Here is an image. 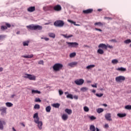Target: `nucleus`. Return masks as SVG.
<instances>
[{
	"instance_id": "obj_1",
	"label": "nucleus",
	"mask_w": 131,
	"mask_h": 131,
	"mask_svg": "<svg viewBox=\"0 0 131 131\" xmlns=\"http://www.w3.org/2000/svg\"><path fill=\"white\" fill-rule=\"evenodd\" d=\"M27 28L30 29V30H41L42 27L39 25L34 26V25H30L27 26Z\"/></svg>"
},
{
	"instance_id": "obj_2",
	"label": "nucleus",
	"mask_w": 131,
	"mask_h": 131,
	"mask_svg": "<svg viewBox=\"0 0 131 131\" xmlns=\"http://www.w3.org/2000/svg\"><path fill=\"white\" fill-rule=\"evenodd\" d=\"M63 68V64L61 63H55L53 66L54 71H60Z\"/></svg>"
},
{
	"instance_id": "obj_3",
	"label": "nucleus",
	"mask_w": 131,
	"mask_h": 131,
	"mask_svg": "<svg viewBox=\"0 0 131 131\" xmlns=\"http://www.w3.org/2000/svg\"><path fill=\"white\" fill-rule=\"evenodd\" d=\"M65 24L64 21L62 20H57L54 23V25L56 27H63Z\"/></svg>"
},
{
	"instance_id": "obj_4",
	"label": "nucleus",
	"mask_w": 131,
	"mask_h": 131,
	"mask_svg": "<svg viewBox=\"0 0 131 131\" xmlns=\"http://www.w3.org/2000/svg\"><path fill=\"white\" fill-rule=\"evenodd\" d=\"M24 77V78H28L30 80H35L36 78L35 76L29 74H25Z\"/></svg>"
},
{
	"instance_id": "obj_5",
	"label": "nucleus",
	"mask_w": 131,
	"mask_h": 131,
	"mask_svg": "<svg viewBox=\"0 0 131 131\" xmlns=\"http://www.w3.org/2000/svg\"><path fill=\"white\" fill-rule=\"evenodd\" d=\"M66 43L70 48H77L78 47V43L76 42H66Z\"/></svg>"
},
{
	"instance_id": "obj_6",
	"label": "nucleus",
	"mask_w": 131,
	"mask_h": 131,
	"mask_svg": "<svg viewBox=\"0 0 131 131\" xmlns=\"http://www.w3.org/2000/svg\"><path fill=\"white\" fill-rule=\"evenodd\" d=\"M74 82L77 85H82L84 83V80L83 79H77L75 80Z\"/></svg>"
},
{
	"instance_id": "obj_7",
	"label": "nucleus",
	"mask_w": 131,
	"mask_h": 131,
	"mask_svg": "<svg viewBox=\"0 0 131 131\" xmlns=\"http://www.w3.org/2000/svg\"><path fill=\"white\" fill-rule=\"evenodd\" d=\"M125 80V77L123 76H119L116 78V81L117 82H121V81H123Z\"/></svg>"
},
{
	"instance_id": "obj_8",
	"label": "nucleus",
	"mask_w": 131,
	"mask_h": 131,
	"mask_svg": "<svg viewBox=\"0 0 131 131\" xmlns=\"http://www.w3.org/2000/svg\"><path fill=\"white\" fill-rule=\"evenodd\" d=\"M4 125H6V121L4 120V119H0V129L1 130L4 129Z\"/></svg>"
},
{
	"instance_id": "obj_9",
	"label": "nucleus",
	"mask_w": 131,
	"mask_h": 131,
	"mask_svg": "<svg viewBox=\"0 0 131 131\" xmlns=\"http://www.w3.org/2000/svg\"><path fill=\"white\" fill-rule=\"evenodd\" d=\"M53 10L55 11V12H60V11L62 10V7H61V5H57L53 7Z\"/></svg>"
},
{
	"instance_id": "obj_10",
	"label": "nucleus",
	"mask_w": 131,
	"mask_h": 131,
	"mask_svg": "<svg viewBox=\"0 0 131 131\" xmlns=\"http://www.w3.org/2000/svg\"><path fill=\"white\" fill-rule=\"evenodd\" d=\"M0 111L1 112V115H5V114H6L7 113V107H0Z\"/></svg>"
},
{
	"instance_id": "obj_11",
	"label": "nucleus",
	"mask_w": 131,
	"mask_h": 131,
	"mask_svg": "<svg viewBox=\"0 0 131 131\" xmlns=\"http://www.w3.org/2000/svg\"><path fill=\"white\" fill-rule=\"evenodd\" d=\"M105 118L108 121H112V119L111 118V114L110 113H107L105 114Z\"/></svg>"
},
{
	"instance_id": "obj_12",
	"label": "nucleus",
	"mask_w": 131,
	"mask_h": 131,
	"mask_svg": "<svg viewBox=\"0 0 131 131\" xmlns=\"http://www.w3.org/2000/svg\"><path fill=\"white\" fill-rule=\"evenodd\" d=\"M94 10L93 9H89L85 10L83 11V14H91V13H93V11Z\"/></svg>"
},
{
	"instance_id": "obj_13",
	"label": "nucleus",
	"mask_w": 131,
	"mask_h": 131,
	"mask_svg": "<svg viewBox=\"0 0 131 131\" xmlns=\"http://www.w3.org/2000/svg\"><path fill=\"white\" fill-rule=\"evenodd\" d=\"M28 12H30V13H32V12H34L35 11V7L31 6L27 9Z\"/></svg>"
},
{
	"instance_id": "obj_14",
	"label": "nucleus",
	"mask_w": 131,
	"mask_h": 131,
	"mask_svg": "<svg viewBox=\"0 0 131 131\" xmlns=\"http://www.w3.org/2000/svg\"><path fill=\"white\" fill-rule=\"evenodd\" d=\"M77 64H78V62L75 61V62L69 63L68 65V66H70V67L73 68V67H75V66H76Z\"/></svg>"
},
{
	"instance_id": "obj_15",
	"label": "nucleus",
	"mask_w": 131,
	"mask_h": 131,
	"mask_svg": "<svg viewBox=\"0 0 131 131\" xmlns=\"http://www.w3.org/2000/svg\"><path fill=\"white\" fill-rule=\"evenodd\" d=\"M98 48H101V49H105V50H107V45L104 43H100L98 46Z\"/></svg>"
},
{
	"instance_id": "obj_16",
	"label": "nucleus",
	"mask_w": 131,
	"mask_h": 131,
	"mask_svg": "<svg viewBox=\"0 0 131 131\" xmlns=\"http://www.w3.org/2000/svg\"><path fill=\"white\" fill-rule=\"evenodd\" d=\"M61 118L65 121L68 119V115L66 114H63L61 116Z\"/></svg>"
},
{
	"instance_id": "obj_17",
	"label": "nucleus",
	"mask_w": 131,
	"mask_h": 131,
	"mask_svg": "<svg viewBox=\"0 0 131 131\" xmlns=\"http://www.w3.org/2000/svg\"><path fill=\"white\" fill-rule=\"evenodd\" d=\"M117 116H118V117H119L120 118H122L125 117V116H126V114L118 113V114H117Z\"/></svg>"
},
{
	"instance_id": "obj_18",
	"label": "nucleus",
	"mask_w": 131,
	"mask_h": 131,
	"mask_svg": "<svg viewBox=\"0 0 131 131\" xmlns=\"http://www.w3.org/2000/svg\"><path fill=\"white\" fill-rule=\"evenodd\" d=\"M22 57L23 58H26V59H31L33 57V54L23 55Z\"/></svg>"
},
{
	"instance_id": "obj_19",
	"label": "nucleus",
	"mask_w": 131,
	"mask_h": 131,
	"mask_svg": "<svg viewBox=\"0 0 131 131\" xmlns=\"http://www.w3.org/2000/svg\"><path fill=\"white\" fill-rule=\"evenodd\" d=\"M38 124V127L39 128V129H41L42 128V122L40 121L37 123Z\"/></svg>"
},
{
	"instance_id": "obj_20",
	"label": "nucleus",
	"mask_w": 131,
	"mask_h": 131,
	"mask_svg": "<svg viewBox=\"0 0 131 131\" xmlns=\"http://www.w3.org/2000/svg\"><path fill=\"white\" fill-rule=\"evenodd\" d=\"M65 112L68 113V114L70 115L72 114V110L70 109L67 108L65 110Z\"/></svg>"
},
{
	"instance_id": "obj_21",
	"label": "nucleus",
	"mask_w": 131,
	"mask_h": 131,
	"mask_svg": "<svg viewBox=\"0 0 131 131\" xmlns=\"http://www.w3.org/2000/svg\"><path fill=\"white\" fill-rule=\"evenodd\" d=\"M90 131H96V127L94 125H91L90 127Z\"/></svg>"
},
{
	"instance_id": "obj_22",
	"label": "nucleus",
	"mask_w": 131,
	"mask_h": 131,
	"mask_svg": "<svg viewBox=\"0 0 131 131\" xmlns=\"http://www.w3.org/2000/svg\"><path fill=\"white\" fill-rule=\"evenodd\" d=\"M96 66L95 64H91L86 67V69H92L93 68H94Z\"/></svg>"
},
{
	"instance_id": "obj_23",
	"label": "nucleus",
	"mask_w": 131,
	"mask_h": 131,
	"mask_svg": "<svg viewBox=\"0 0 131 131\" xmlns=\"http://www.w3.org/2000/svg\"><path fill=\"white\" fill-rule=\"evenodd\" d=\"M51 109H52V107H51V106H48L46 108V112L50 113L51 112Z\"/></svg>"
},
{
	"instance_id": "obj_24",
	"label": "nucleus",
	"mask_w": 131,
	"mask_h": 131,
	"mask_svg": "<svg viewBox=\"0 0 131 131\" xmlns=\"http://www.w3.org/2000/svg\"><path fill=\"white\" fill-rule=\"evenodd\" d=\"M117 70H118V71L124 72V71H126V69L121 67V68H118L117 69Z\"/></svg>"
},
{
	"instance_id": "obj_25",
	"label": "nucleus",
	"mask_w": 131,
	"mask_h": 131,
	"mask_svg": "<svg viewBox=\"0 0 131 131\" xmlns=\"http://www.w3.org/2000/svg\"><path fill=\"white\" fill-rule=\"evenodd\" d=\"M53 107L54 108H59L60 107V104L59 103H54L52 104Z\"/></svg>"
},
{
	"instance_id": "obj_26",
	"label": "nucleus",
	"mask_w": 131,
	"mask_h": 131,
	"mask_svg": "<svg viewBox=\"0 0 131 131\" xmlns=\"http://www.w3.org/2000/svg\"><path fill=\"white\" fill-rule=\"evenodd\" d=\"M97 53L100 55H103V54H104V51L101 49H99L98 50Z\"/></svg>"
},
{
	"instance_id": "obj_27",
	"label": "nucleus",
	"mask_w": 131,
	"mask_h": 131,
	"mask_svg": "<svg viewBox=\"0 0 131 131\" xmlns=\"http://www.w3.org/2000/svg\"><path fill=\"white\" fill-rule=\"evenodd\" d=\"M103 111H104V109L102 108H98L97 110V113H102V112H103Z\"/></svg>"
},
{
	"instance_id": "obj_28",
	"label": "nucleus",
	"mask_w": 131,
	"mask_h": 131,
	"mask_svg": "<svg viewBox=\"0 0 131 131\" xmlns=\"http://www.w3.org/2000/svg\"><path fill=\"white\" fill-rule=\"evenodd\" d=\"M47 9L48 11H53L54 10V7L52 6H47Z\"/></svg>"
},
{
	"instance_id": "obj_29",
	"label": "nucleus",
	"mask_w": 131,
	"mask_h": 131,
	"mask_svg": "<svg viewBox=\"0 0 131 131\" xmlns=\"http://www.w3.org/2000/svg\"><path fill=\"white\" fill-rule=\"evenodd\" d=\"M64 37H65V38H69L70 37H73V35H67V34H65V35H62Z\"/></svg>"
},
{
	"instance_id": "obj_30",
	"label": "nucleus",
	"mask_w": 131,
	"mask_h": 131,
	"mask_svg": "<svg viewBox=\"0 0 131 131\" xmlns=\"http://www.w3.org/2000/svg\"><path fill=\"white\" fill-rule=\"evenodd\" d=\"M32 94H40V91L38 90H32Z\"/></svg>"
},
{
	"instance_id": "obj_31",
	"label": "nucleus",
	"mask_w": 131,
	"mask_h": 131,
	"mask_svg": "<svg viewBox=\"0 0 131 131\" xmlns=\"http://www.w3.org/2000/svg\"><path fill=\"white\" fill-rule=\"evenodd\" d=\"M6 105L7 107H12L13 106V103L11 102H6Z\"/></svg>"
},
{
	"instance_id": "obj_32",
	"label": "nucleus",
	"mask_w": 131,
	"mask_h": 131,
	"mask_svg": "<svg viewBox=\"0 0 131 131\" xmlns=\"http://www.w3.org/2000/svg\"><path fill=\"white\" fill-rule=\"evenodd\" d=\"M88 90H89L88 89V88H86V87H83V88H81L80 91L81 92H86V91H88Z\"/></svg>"
},
{
	"instance_id": "obj_33",
	"label": "nucleus",
	"mask_w": 131,
	"mask_h": 131,
	"mask_svg": "<svg viewBox=\"0 0 131 131\" xmlns=\"http://www.w3.org/2000/svg\"><path fill=\"white\" fill-rule=\"evenodd\" d=\"M49 35L50 36V37H52L53 38H55L56 35H55L54 33H50L49 34Z\"/></svg>"
},
{
	"instance_id": "obj_34",
	"label": "nucleus",
	"mask_w": 131,
	"mask_h": 131,
	"mask_svg": "<svg viewBox=\"0 0 131 131\" xmlns=\"http://www.w3.org/2000/svg\"><path fill=\"white\" fill-rule=\"evenodd\" d=\"M6 38V35H0V40H4Z\"/></svg>"
},
{
	"instance_id": "obj_35",
	"label": "nucleus",
	"mask_w": 131,
	"mask_h": 131,
	"mask_svg": "<svg viewBox=\"0 0 131 131\" xmlns=\"http://www.w3.org/2000/svg\"><path fill=\"white\" fill-rule=\"evenodd\" d=\"M94 25H95V26L98 25V26H103V23H102L101 22L95 23L94 24Z\"/></svg>"
},
{
	"instance_id": "obj_36",
	"label": "nucleus",
	"mask_w": 131,
	"mask_h": 131,
	"mask_svg": "<svg viewBox=\"0 0 131 131\" xmlns=\"http://www.w3.org/2000/svg\"><path fill=\"white\" fill-rule=\"evenodd\" d=\"M75 56H76V53L75 52L72 53L70 54V58H74Z\"/></svg>"
},
{
	"instance_id": "obj_37",
	"label": "nucleus",
	"mask_w": 131,
	"mask_h": 131,
	"mask_svg": "<svg viewBox=\"0 0 131 131\" xmlns=\"http://www.w3.org/2000/svg\"><path fill=\"white\" fill-rule=\"evenodd\" d=\"M125 109L126 110H131V105H127L125 106Z\"/></svg>"
},
{
	"instance_id": "obj_38",
	"label": "nucleus",
	"mask_w": 131,
	"mask_h": 131,
	"mask_svg": "<svg viewBox=\"0 0 131 131\" xmlns=\"http://www.w3.org/2000/svg\"><path fill=\"white\" fill-rule=\"evenodd\" d=\"M1 29L2 30H6L8 29V27H7V26H1Z\"/></svg>"
},
{
	"instance_id": "obj_39",
	"label": "nucleus",
	"mask_w": 131,
	"mask_h": 131,
	"mask_svg": "<svg viewBox=\"0 0 131 131\" xmlns=\"http://www.w3.org/2000/svg\"><path fill=\"white\" fill-rule=\"evenodd\" d=\"M113 64H117L118 63V60L117 59H113L112 61Z\"/></svg>"
},
{
	"instance_id": "obj_40",
	"label": "nucleus",
	"mask_w": 131,
	"mask_h": 131,
	"mask_svg": "<svg viewBox=\"0 0 131 131\" xmlns=\"http://www.w3.org/2000/svg\"><path fill=\"white\" fill-rule=\"evenodd\" d=\"M23 46H24V47H26V46H28V45H29V41H24V42H23Z\"/></svg>"
},
{
	"instance_id": "obj_41",
	"label": "nucleus",
	"mask_w": 131,
	"mask_h": 131,
	"mask_svg": "<svg viewBox=\"0 0 131 131\" xmlns=\"http://www.w3.org/2000/svg\"><path fill=\"white\" fill-rule=\"evenodd\" d=\"M34 109H40V106L39 104H35L34 106Z\"/></svg>"
},
{
	"instance_id": "obj_42",
	"label": "nucleus",
	"mask_w": 131,
	"mask_h": 131,
	"mask_svg": "<svg viewBox=\"0 0 131 131\" xmlns=\"http://www.w3.org/2000/svg\"><path fill=\"white\" fill-rule=\"evenodd\" d=\"M67 98H69V99H73V95H72V94H68L67 96Z\"/></svg>"
},
{
	"instance_id": "obj_43",
	"label": "nucleus",
	"mask_w": 131,
	"mask_h": 131,
	"mask_svg": "<svg viewBox=\"0 0 131 131\" xmlns=\"http://www.w3.org/2000/svg\"><path fill=\"white\" fill-rule=\"evenodd\" d=\"M83 109L85 112H89V111H90V109L88 107V106H84L83 107Z\"/></svg>"
},
{
	"instance_id": "obj_44",
	"label": "nucleus",
	"mask_w": 131,
	"mask_h": 131,
	"mask_svg": "<svg viewBox=\"0 0 131 131\" xmlns=\"http://www.w3.org/2000/svg\"><path fill=\"white\" fill-rule=\"evenodd\" d=\"M35 119H34V121L35 123H38L39 122V118L38 117L37 118H35Z\"/></svg>"
},
{
	"instance_id": "obj_45",
	"label": "nucleus",
	"mask_w": 131,
	"mask_h": 131,
	"mask_svg": "<svg viewBox=\"0 0 131 131\" xmlns=\"http://www.w3.org/2000/svg\"><path fill=\"white\" fill-rule=\"evenodd\" d=\"M124 43L128 44V43H130V42H131V40H130V39H128L125 40L124 41Z\"/></svg>"
},
{
	"instance_id": "obj_46",
	"label": "nucleus",
	"mask_w": 131,
	"mask_h": 131,
	"mask_svg": "<svg viewBox=\"0 0 131 131\" xmlns=\"http://www.w3.org/2000/svg\"><path fill=\"white\" fill-rule=\"evenodd\" d=\"M103 94L102 93H100V94H98V93H97L96 94V96H97V97H98L99 98H101V97H103Z\"/></svg>"
},
{
	"instance_id": "obj_47",
	"label": "nucleus",
	"mask_w": 131,
	"mask_h": 131,
	"mask_svg": "<svg viewBox=\"0 0 131 131\" xmlns=\"http://www.w3.org/2000/svg\"><path fill=\"white\" fill-rule=\"evenodd\" d=\"M89 118L91 119V120H95V119H96L97 118L95 117L94 116H91L89 117Z\"/></svg>"
},
{
	"instance_id": "obj_48",
	"label": "nucleus",
	"mask_w": 131,
	"mask_h": 131,
	"mask_svg": "<svg viewBox=\"0 0 131 131\" xmlns=\"http://www.w3.org/2000/svg\"><path fill=\"white\" fill-rule=\"evenodd\" d=\"M68 22H69L70 23H71L72 24H74V25H75V21H73L72 20L68 19Z\"/></svg>"
},
{
	"instance_id": "obj_49",
	"label": "nucleus",
	"mask_w": 131,
	"mask_h": 131,
	"mask_svg": "<svg viewBox=\"0 0 131 131\" xmlns=\"http://www.w3.org/2000/svg\"><path fill=\"white\" fill-rule=\"evenodd\" d=\"M35 102H41V100H40V99L39 98H35Z\"/></svg>"
},
{
	"instance_id": "obj_50",
	"label": "nucleus",
	"mask_w": 131,
	"mask_h": 131,
	"mask_svg": "<svg viewBox=\"0 0 131 131\" xmlns=\"http://www.w3.org/2000/svg\"><path fill=\"white\" fill-rule=\"evenodd\" d=\"M38 117V114L35 113L33 116V118H37Z\"/></svg>"
},
{
	"instance_id": "obj_51",
	"label": "nucleus",
	"mask_w": 131,
	"mask_h": 131,
	"mask_svg": "<svg viewBox=\"0 0 131 131\" xmlns=\"http://www.w3.org/2000/svg\"><path fill=\"white\" fill-rule=\"evenodd\" d=\"M38 63L40 65H43V60H40L39 61H38Z\"/></svg>"
},
{
	"instance_id": "obj_52",
	"label": "nucleus",
	"mask_w": 131,
	"mask_h": 131,
	"mask_svg": "<svg viewBox=\"0 0 131 131\" xmlns=\"http://www.w3.org/2000/svg\"><path fill=\"white\" fill-rule=\"evenodd\" d=\"M106 47H107V48H108L109 49H113V46H110L109 45H107Z\"/></svg>"
},
{
	"instance_id": "obj_53",
	"label": "nucleus",
	"mask_w": 131,
	"mask_h": 131,
	"mask_svg": "<svg viewBox=\"0 0 131 131\" xmlns=\"http://www.w3.org/2000/svg\"><path fill=\"white\" fill-rule=\"evenodd\" d=\"M6 27H8V28H11V25L10 24L6 23Z\"/></svg>"
},
{
	"instance_id": "obj_54",
	"label": "nucleus",
	"mask_w": 131,
	"mask_h": 131,
	"mask_svg": "<svg viewBox=\"0 0 131 131\" xmlns=\"http://www.w3.org/2000/svg\"><path fill=\"white\" fill-rule=\"evenodd\" d=\"M59 95L61 96V95H63V91H62L61 90H59Z\"/></svg>"
},
{
	"instance_id": "obj_55",
	"label": "nucleus",
	"mask_w": 131,
	"mask_h": 131,
	"mask_svg": "<svg viewBox=\"0 0 131 131\" xmlns=\"http://www.w3.org/2000/svg\"><path fill=\"white\" fill-rule=\"evenodd\" d=\"M104 128H108L109 127V125L108 124H105L104 126Z\"/></svg>"
},
{
	"instance_id": "obj_56",
	"label": "nucleus",
	"mask_w": 131,
	"mask_h": 131,
	"mask_svg": "<svg viewBox=\"0 0 131 131\" xmlns=\"http://www.w3.org/2000/svg\"><path fill=\"white\" fill-rule=\"evenodd\" d=\"M111 41L113 42H117V41L116 40V39H115L111 40Z\"/></svg>"
},
{
	"instance_id": "obj_57",
	"label": "nucleus",
	"mask_w": 131,
	"mask_h": 131,
	"mask_svg": "<svg viewBox=\"0 0 131 131\" xmlns=\"http://www.w3.org/2000/svg\"><path fill=\"white\" fill-rule=\"evenodd\" d=\"M104 19H108V20H112V17H104Z\"/></svg>"
},
{
	"instance_id": "obj_58",
	"label": "nucleus",
	"mask_w": 131,
	"mask_h": 131,
	"mask_svg": "<svg viewBox=\"0 0 131 131\" xmlns=\"http://www.w3.org/2000/svg\"><path fill=\"white\" fill-rule=\"evenodd\" d=\"M95 30H97V31H100V32H102V30L100 29L95 28Z\"/></svg>"
},
{
	"instance_id": "obj_59",
	"label": "nucleus",
	"mask_w": 131,
	"mask_h": 131,
	"mask_svg": "<svg viewBox=\"0 0 131 131\" xmlns=\"http://www.w3.org/2000/svg\"><path fill=\"white\" fill-rule=\"evenodd\" d=\"M73 98H74V99L77 100L78 99V96L75 95V96H74Z\"/></svg>"
},
{
	"instance_id": "obj_60",
	"label": "nucleus",
	"mask_w": 131,
	"mask_h": 131,
	"mask_svg": "<svg viewBox=\"0 0 131 131\" xmlns=\"http://www.w3.org/2000/svg\"><path fill=\"white\" fill-rule=\"evenodd\" d=\"M91 85H92V88H97V84H95V85L92 84Z\"/></svg>"
},
{
	"instance_id": "obj_61",
	"label": "nucleus",
	"mask_w": 131,
	"mask_h": 131,
	"mask_svg": "<svg viewBox=\"0 0 131 131\" xmlns=\"http://www.w3.org/2000/svg\"><path fill=\"white\" fill-rule=\"evenodd\" d=\"M45 40H46V41H48V40H50V39L49 38H47V37H45L44 38Z\"/></svg>"
},
{
	"instance_id": "obj_62",
	"label": "nucleus",
	"mask_w": 131,
	"mask_h": 131,
	"mask_svg": "<svg viewBox=\"0 0 131 131\" xmlns=\"http://www.w3.org/2000/svg\"><path fill=\"white\" fill-rule=\"evenodd\" d=\"M75 25V26H80V25L76 24V22L75 23V25Z\"/></svg>"
},
{
	"instance_id": "obj_63",
	"label": "nucleus",
	"mask_w": 131,
	"mask_h": 131,
	"mask_svg": "<svg viewBox=\"0 0 131 131\" xmlns=\"http://www.w3.org/2000/svg\"><path fill=\"white\" fill-rule=\"evenodd\" d=\"M4 70V68L1 67L0 68V72H2V71H3Z\"/></svg>"
},
{
	"instance_id": "obj_64",
	"label": "nucleus",
	"mask_w": 131,
	"mask_h": 131,
	"mask_svg": "<svg viewBox=\"0 0 131 131\" xmlns=\"http://www.w3.org/2000/svg\"><path fill=\"white\" fill-rule=\"evenodd\" d=\"M12 130L13 131H16V129L14 127H12Z\"/></svg>"
}]
</instances>
